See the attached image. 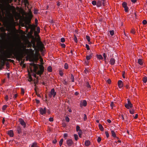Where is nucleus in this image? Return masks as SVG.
<instances>
[{
	"instance_id": "obj_6",
	"label": "nucleus",
	"mask_w": 147,
	"mask_h": 147,
	"mask_svg": "<svg viewBox=\"0 0 147 147\" xmlns=\"http://www.w3.org/2000/svg\"><path fill=\"white\" fill-rule=\"evenodd\" d=\"M40 55L39 54H37L34 56V58L33 59H30L29 60L30 61H34L35 63H37L39 59V56Z\"/></svg>"
},
{
	"instance_id": "obj_2",
	"label": "nucleus",
	"mask_w": 147,
	"mask_h": 147,
	"mask_svg": "<svg viewBox=\"0 0 147 147\" xmlns=\"http://www.w3.org/2000/svg\"><path fill=\"white\" fill-rule=\"evenodd\" d=\"M15 47H16L15 46ZM16 48V52L17 51L19 52V53L16 56V59L18 61L20 62V60L23 59V58L24 56V52H25L23 49H22V47H20L19 49H17Z\"/></svg>"
},
{
	"instance_id": "obj_35",
	"label": "nucleus",
	"mask_w": 147,
	"mask_h": 147,
	"mask_svg": "<svg viewBox=\"0 0 147 147\" xmlns=\"http://www.w3.org/2000/svg\"><path fill=\"white\" fill-rule=\"evenodd\" d=\"M143 81L144 83H146L147 81V78L146 77H143Z\"/></svg>"
},
{
	"instance_id": "obj_28",
	"label": "nucleus",
	"mask_w": 147,
	"mask_h": 147,
	"mask_svg": "<svg viewBox=\"0 0 147 147\" xmlns=\"http://www.w3.org/2000/svg\"><path fill=\"white\" fill-rule=\"evenodd\" d=\"M111 133L112 136L113 137H116V134L115 132L113 131H111Z\"/></svg>"
},
{
	"instance_id": "obj_5",
	"label": "nucleus",
	"mask_w": 147,
	"mask_h": 147,
	"mask_svg": "<svg viewBox=\"0 0 147 147\" xmlns=\"http://www.w3.org/2000/svg\"><path fill=\"white\" fill-rule=\"evenodd\" d=\"M39 66L40 67V70L37 71V74L40 76L43 74V72L44 71V67L42 65H40Z\"/></svg>"
},
{
	"instance_id": "obj_11",
	"label": "nucleus",
	"mask_w": 147,
	"mask_h": 147,
	"mask_svg": "<svg viewBox=\"0 0 147 147\" xmlns=\"http://www.w3.org/2000/svg\"><path fill=\"white\" fill-rule=\"evenodd\" d=\"M19 121L20 124L23 126L24 127H25L26 126V124L25 122L22 119H19Z\"/></svg>"
},
{
	"instance_id": "obj_8",
	"label": "nucleus",
	"mask_w": 147,
	"mask_h": 147,
	"mask_svg": "<svg viewBox=\"0 0 147 147\" xmlns=\"http://www.w3.org/2000/svg\"><path fill=\"white\" fill-rule=\"evenodd\" d=\"M125 106L126 108L127 109H129V108H131L133 106V105L131 103L130 101L128 100L127 101V103L125 104Z\"/></svg>"
},
{
	"instance_id": "obj_50",
	"label": "nucleus",
	"mask_w": 147,
	"mask_h": 147,
	"mask_svg": "<svg viewBox=\"0 0 147 147\" xmlns=\"http://www.w3.org/2000/svg\"><path fill=\"white\" fill-rule=\"evenodd\" d=\"M63 83L65 85H67V82L65 80H63Z\"/></svg>"
},
{
	"instance_id": "obj_62",
	"label": "nucleus",
	"mask_w": 147,
	"mask_h": 147,
	"mask_svg": "<svg viewBox=\"0 0 147 147\" xmlns=\"http://www.w3.org/2000/svg\"><path fill=\"white\" fill-rule=\"evenodd\" d=\"M87 119L86 116V114H84V121L86 120Z\"/></svg>"
},
{
	"instance_id": "obj_38",
	"label": "nucleus",
	"mask_w": 147,
	"mask_h": 147,
	"mask_svg": "<svg viewBox=\"0 0 147 147\" xmlns=\"http://www.w3.org/2000/svg\"><path fill=\"white\" fill-rule=\"evenodd\" d=\"M64 68L65 69H67L68 68V65L67 63H66L64 65Z\"/></svg>"
},
{
	"instance_id": "obj_19",
	"label": "nucleus",
	"mask_w": 147,
	"mask_h": 147,
	"mask_svg": "<svg viewBox=\"0 0 147 147\" xmlns=\"http://www.w3.org/2000/svg\"><path fill=\"white\" fill-rule=\"evenodd\" d=\"M102 3L104 6H106L107 5V2L105 0H102Z\"/></svg>"
},
{
	"instance_id": "obj_45",
	"label": "nucleus",
	"mask_w": 147,
	"mask_h": 147,
	"mask_svg": "<svg viewBox=\"0 0 147 147\" xmlns=\"http://www.w3.org/2000/svg\"><path fill=\"white\" fill-rule=\"evenodd\" d=\"M21 93L22 95H23L24 93V89L23 88H21Z\"/></svg>"
},
{
	"instance_id": "obj_55",
	"label": "nucleus",
	"mask_w": 147,
	"mask_h": 147,
	"mask_svg": "<svg viewBox=\"0 0 147 147\" xmlns=\"http://www.w3.org/2000/svg\"><path fill=\"white\" fill-rule=\"evenodd\" d=\"M49 120L50 122L53 121V118L52 117H50L49 119Z\"/></svg>"
},
{
	"instance_id": "obj_16",
	"label": "nucleus",
	"mask_w": 147,
	"mask_h": 147,
	"mask_svg": "<svg viewBox=\"0 0 147 147\" xmlns=\"http://www.w3.org/2000/svg\"><path fill=\"white\" fill-rule=\"evenodd\" d=\"M123 82L122 81L119 80L118 82V85L119 87L121 88L123 87Z\"/></svg>"
},
{
	"instance_id": "obj_9",
	"label": "nucleus",
	"mask_w": 147,
	"mask_h": 147,
	"mask_svg": "<svg viewBox=\"0 0 147 147\" xmlns=\"http://www.w3.org/2000/svg\"><path fill=\"white\" fill-rule=\"evenodd\" d=\"M46 108L45 107L44 109L42 108H40L39 111L41 114L43 115L45 114L46 113Z\"/></svg>"
},
{
	"instance_id": "obj_53",
	"label": "nucleus",
	"mask_w": 147,
	"mask_h": 147,
	"mask_svg": "<svg viewBox=\"0 0 147 147\" xmlns=\"http://www.w3.org/2000/svg\"><path fill=\"white\" fill-rule=\"evenodd\" d=\"M86 47L87 50H90V48H89V45H88L86 44Z\"/></svg>"
},
{
	"instance_id": "obj_59",
	"label": "nucleus",
	"mask_w": 147,
	"mask_h": 147,
	"mask_svg": "<svg viewBox=\"0 0 147 147\" xmlns=\"http://www.w3.org/2000/svg\"><path fill=\"white\" fill-rule=\"evenodd\" d=\"M131 32L133 34H134L135 33V31L134 29H132L131 30Z\"/></svg>"
},
{
	"instance_id": "obj_4",
	"label": "nucleus",
	"mask_w": 147,
	"mask_h": 147,
	"mask_svg": "<svg viewBox=\"0 0 147 147\" xmlns=\"http://www.w3.org/2000/svg\"><path fill=\"white\" fill-rule=\"evenodd\" d=\"M0 45V65L2 67H4L5 64V61L3 58V47Z\"/></svg>"
},
{
	"instance_id": "obj_22",
	"label": "nucleus",
	"mask_w": 147,
	"mask_h": 147,
	"mask_svg": "<svg viewBox=\"0 0 147 147\" xmlns=\"http://www.w3.org/2000/svg\"><path fill=\"white\" fill-rule=\"evenodd\" d=\"M92 56H91V54L90 55H87L86 56V59L87 60V61H88L91 58Z\"/></svg>"
},
{
	"instance_id": "obj_12",
	"label": "nucleus",
	"mask_w": 147,
	"mask_h": 147,
	"mask_svg": "<svg viewBox=\"0 0 147 147\" xmlns=\"http://www.w3.org/2000/svg\"><path fill=\"white\" fill-rule=\"evenodd\" d=\"M22 47L23 48V49L24 51L25 52H26V53H27L28 52L29 50H30L31 51H33L32 49H26V46H24V45H23L22 46Z\"/></svg>"
},
{
	"instance_id": "obj_27",
	"label": "nucleus",
	"mask_w": 147,
	"mask_h": 147,
	"mask_svg": "<svg viewBox=\"0 0 147 147\" xmlns=\"http://www.w3.org/2000/svg\"><path fill=\"white\" fill-rule=\"evenodd\" d=\"M99 127L101 131H102L103 130L104 128L101 125L99 124Z\"/></svg>"
},
{
	"instance_id": "obj_44",
	"label": "nucleus",
	"mask_w": 147,
	"mask_h": 147,
	"mask_svg": "<svg viewBox=\"0 0 147 147\" xmlns=\"http://www.w3.org/2000/svg\"><path fill=\"white\" fill-rule=\"evenodd\" d=\"M110 33L111 36L113 35L114 34V31L113 30H110L109 31Z\"/></svg>"
},
{
	"instance_id": "obj_32",
	"label": "nucleus",
	"mask_w": 147,
	"mask_h": 147,
	"mask_svg": "<svg viewBox=\"0 0 147 147\" xmlns=\"http://www.w3.org/2000/svg\"><path fill=\"white\" fill-rule=\"evenodd\" d=\"M75 139L77 141L78 140V135L76 134H74V135Z\"/></svg>"
},
{
	"instance_id": "obj_39",
	"label": "nucleus",
	"mask_w": 147,
	"mask_h": 147,
	"mask_svg": "<svg viewBox=\"0 0 147 147\" xmlns=\"http://www.w3.org/2000/svg\"><path fill=\"white\" fill-rule=\"evenodd\" d=\"M78 134L79 135V136L80 137H81V135H82V131L81 130H79V131H78Z\"/></svg>"
},
{
	"instance_id": "obj_1",
	"label": "nucleus",
	"mask_w": 147,
	"mask_h": 147,
	"mask_svg": "<svg viewBox=\"0 0 147 147\" xmlns=\"http://www.w3.org/2000/svg\"><path fill=\"white\" fill-rule=\"evenodd\" d=\"M0 45H2L3 47L4 52L2 53L3 58L5 61L14 62L13 60L7 59L12 58V55L16 52V50L15 45L10 38L9 37L6 39L3 38L2 39L0 38Z\"/></svg>"
},
{
	"instance_id": "obj_24",
	"label": "nucleus",
	"mask_w": 147,
	"mask_h": 147,
	"mask_svg": "<svg viewBox=\"0 0 147 147\" xmlns=\"http://www.w3.org/2000/svg\"><path fill=\"white\" fill-rule=\"evenodd\" d=\"M98 59H103V57L101 55H96Z\"/></svg>"
},
{
	"instance_id": "obj_13",
	"label": "nucleus",
	"mask_w": 147,
	"mask_h": 147,
	"mask_svg": "<svg viewBox=\"0 0 147 147\" xmlns=\"http://www.w3.org/2000/svg\"><path fill=\"white\" fill-rule=\"evenodd\" d=\"M39 65L36 64V65L34 66H33L34 71L35 72L37 73V70L38 68V65Z\"/></svg>"
},
{
	"instance_id": "obj_41",
	"label": "nucleus",
	"mask_w": 147,
	"mask_h": 147,
	"mask_svg": "<svg viewBox=\"0 0 147 147\" xmlns=\"http://www.w3.org/2000/svg\"><path fill=\"white\" fill-rule=\"evenodd\" d=\"M103 56L104 57V60L106 62V60L107 59V58H106V56L105 53L103 54Z\"/></svg>"
},
{
	"instance_id": "obj_25",
	"label": "nucleus",
	"mask_w": 147,
	"mask_h": 147,
	"mask_svg": "<svg viewBox=\"0 0 147 147\" xmlns=\"http://www.w3.org/2000/svg\"><path fill=\"white\" fill-rule=\"evenodd\" d=\"M47 70L48 71L50 72H51L52 71V68L51 66H49L47 68Z\"/></svg>"
},
{
	"instance_id": "obj_33",
	"label": "nucleus",
	"mask_w": 147,
	"mask_h": 147,
	"mask_svg": "<svg viewBox=\"0 0 147 147\" xmlns=\"http://www.w3.org/2000/svg\"><path fill=\"white\" fill-rule=\"evenodd\" d=\"M123 7L124 8L127 6V3L125 2H123L122 4Z\"/></svg>"
},
{
	"instance_id": "obj_61",
	"label": "nucleus",
	"mask_w": 147,
	"mask_h": 147,
	"mask_svg": "<svg viewBox=\"0 0 147 147\" xmlns=\"http://www.w3.org/2000/svg\"><path fill=\"white\" fill-rule=\"evenodd\" d=\"M67 134L65 133L63 135L65 139L67 137Z\"/></svg>"
},
{
	"instance_id": "obj_30",
	"label": "nucleus",
	"mask_w": 147,
	"mask_h": 147,
	"mask_svg": "<svg viewBox=\"0 0 147 147\" xmlns=\"http://www.w3.org/2000/svg\"><path fill=\"white\" fill-rule=\"evenodd\" d=\"M86 38L89 42H90V39L89 36L86 35Z\"/></svg>"
},
{
	"instance_id": "obj_56",
	"label": "nucleus",
	"mask_w": 147,
	"mask_h": 147,
	"mask_svg": "<svg viewBox=\"0 0 147 147\" xmlns=\"http://www.w3.org/2000/svg\"><path fill=\"white\" fill-rule=\"evenodd\" d=\"M147 23V22L146 20H144L142 21V23L144 24H146Z\"/></svg>"
},
{
	"instance_id": "obj_57",
	"label": "nucleus",
	"mask_w": 147,
	"mask_h": 147,
	"mask_svg": "<svg viewBox=\"0 0 147 147\" xmlns=\"http://www.w3.org/2000/svg\"><path fill=\"white\" fill-rule=\"evenodd\" d=\"M101 140V138L100 137H98L97 139V141L98 142H100Z\"/></svg>"
},
{
	"instance_id": "obj_26",
	"label": "nucleus",
	"mask_w": 147,
	"mask_h": 147,
	"mask_svg": "<svg viewBox=\"0 0 147 147\" xmlns=\"http://www.w3.org/2000/svg\"><path fill=\"white\" fill-rule=\"evenodd\" d=\"M86 86L88 89H90L91 88V86L89 85L88 82H86Z\"/></svg>"
},
{
	"instance_id": "obj_29",
	"label": "nucleus",
	"mask_w": 147,
	"mask_h": 147,
	"mask_svg": "<svg viewBox=\"0 0 147 147\" xmlns=\"http://www.w3.org/2000/svg\"><path fill=\"white\" fill-rule=\"evenodd\" d=\"M101 3L100 1H98L96 4L97 6L98 7H100L101 5Z\"/></svg>"
},
{
	"instance_id": "obj_37",
	"label": "nucleus",
	"mask_w": 147,
	"mask_h": 147,
	"mask_svg": "<svg viewBox=\"0 0 147 147\" xmlns=\"http://www.w3.org/2000/svg\"><path fill=\"white\" fill-rule=\"evenodd\" d=\"M70 78L72 82H74V76L72 74H71Z\"/></svg>"
},
{
	"instance_id": "obj_47",
	"label": "nucleus",
	"mask_w": 147,
	"mask_h": 147,
	"mask_svg": "<svg viewBox=\"0 0 147 147\" xmlns=\"http://www.w3.org/2000/svg\"><path fill=\"white\" fill-rule=\"evenodd\" d=\"M129 112L130 113L133 114L134 113V110L133 109H132L131 110H130Z\"/></svg>"
},
{
	"instance_id": "obj_10",
	"label": "nucleus",
	"mask_w": 147,
	"mask_h": 147,
	"mask_svg": "<svg viewBox=\"0 0 147 147\" xmlns=\"http://www.w3.org/2000/svg\"><path fill=\"white\" fill-rule=\"evenodd\" d=\"M66 143L69 146H71L74 144V142L71 139L67 140L66 141Z\"/></svg>"
},
{
	"instance_id": "obj_23",
	"label": "nucleus",
	"mask_w": 147,
	"mask_h": 147,
	"mask_svg": "<svg viewBox=\"0 0 147 147\" xmlns=\"http://www.w3.org/2000/svg\"><path fill=\"white\" fill-rule=\"evenodd\" d=\"M138 63L140 65H141L143 64V62L142 61V60L140 59H139L138 60Z\"/></svg>"
},
{
	"instance_id": "obj_36",
	"label": "nucleus",
	"mask_w": 147,
	"mask_h": 147,
	"mask_svg": "<svg viewBox=\"0 0 147 147\" xmlns=\"http://www.w3.org/2000/svg\"><path fill=\"white\" fill-rule=\"evenodd\" d=\"M24 59H23L22 60H20V65H22L24 64Z\"/></svg>"
},
{
	"instance_id": "obj_40",
	"label": "nucleus",
	"mask_w": 147,
	"mask_h": 147,
	"mask_svg": "<svg viewBox=\"0 0 147 147\" xmlns=\"http://www.w3.org/2000/svg\"><path fill=\"white\" fill-rule=\"evenodd\" d=\"M7 107L8 106L7 105H4L2 109L3 110H5Z\"/></svg>"
},
{
	"instance_id": "obj_49",
	"label": "nucleus",
	"mask_w": 147,
	"mask_h": 147,
	"mask_svg": "<svg viewBox=\"0 0 147 147\" xmlns=\"http://www.w3.org/2000/svg\"><path fill=\"white\" fill-rule=\"evenodd\" d=\"M65 41V39L64 38H62L61 39V41L62 42H64Z\"/></svg>"
},
{
	"instance_id": "obj_15",
	"label": "nucleus",
	"mask_w": 147,
	"mask_h": 147,
	"mask_svg": "<svg viewBox=\"0 0 147 147\" xmlns=\"http://www.w3.org/2000/svg\"><path fill=\"white\" fill-rule=\"evenodd\" d=\"M80 106L81 107L84 106H86L87 105V102L86 100H84L82 102L80 103Z\"/></svg>"
},
{
	"instance_id": "obj_64",
	"label": "nucleus",
	"mask_w": 147,
	"mask_h": 147,
	"mask_svg": "<svg viewBox=\"0 0 147 147\" xmlns=\"http://www.w3.org/2000/svg\"><path fill=\"white\" fill-rule=\"evenodd\" d=\"M61 46L63 48H65V45L64 44H61Z\"/></svg>"
},
{
	"instance_id": "obj_14",
	"label": "nucleus",
	"mask_w": 147,
	"mask_h": 147,
	"mask_svg": "<svg viewBox=\"0 0 147 147\" xmlns=\"http://www.w3.org/2000/svg\"><path fill=\"white\" fill-rule=\"evenodd\" d=\"M8 134L11 137H12L13 136V131L12 130H10L8 131L7 132Z\"/></svg>"
},
{
	"instance_id": "obj_52",
	"label": "nucleus",
	"mask_w": 147,
	"mask_h": 147,
	"mask_svg": "<svg viewBox=\"0 0 147 147\" xmlns=\"http://www.w3.org/2000/svg\"><path fill=\"white\" fill-rule=\"evenodd\" d=\"M124 10L125 12H127L128 10V8L127 6L126 7H124Z\"/></svg>"
},
{
	"instance_id": "obj_60",
	"label": "nucleus",
	"mask_w": 147,
	"mask_h": 147,
	"mask_svg": "<svg viewBox=\"0 0 147 147\" xmlns=\"http://www.w3.org/2000/svg\"><path fill=\"white\" fill-rule=\"evenodd\" d=\"M38 11L36 9H35L34 10V13L35 14H37L38 13Z\"/></svg>"
},
{
	"instance_id": "obj_58",
	"label": "nucleus",
	"mask_w": 147,
	"mask_h": 147,
	"mask_svg": "<svg viewBox=\"0 0 147 147\" xmlns=\"http://www.w3.org/2000/svg\"><path fill=\"white\" fill-rule=\"evenodd\" d=\"M96 2L95 1H92V5H96Z\"/></svg>"
},
{
	"instance_id": "obj_51",
	"label": "nucleus",
	"mask_w": 147,
	"mask_h": 147,
	"mask_svg": "<svg viewBox=\"0 0 147 147\" xmlns=\"http://www.w3.org/2000/svg\"><path fill=\"white\" fill-rule=\"evenodd\" d=\"M105 133L107 138H108L109 136V135L108 132L107 131H105Z\"/></svg>"
},
{
	"instance_id": "obj_3",
	"label": "nucleus",
	"mask_w": 147,
	"mask_h": 147,
	"mask_svg": "<svg viewBox=\"0 0 147 147\" xmlns=\"http://www.w3.org/2000/svg\"><path fill=\"white\" fill-rule=\"evenodd\" d=\"M31 18L28 17L24 20V23L22 24V26H25L26 30L29 29H32L33 28V25L30 24Z\"/></svg>"
},
{
	"instance_id": "obj_21",
	"label": "nucleus",
	"mask_w": 147,
	"mask_h": 147,
	"mask_svg": "<svg viewBox=\"0 0 147 147\" xmlns=\"http://www.w3.org/2000/svg\"><path fill=\"white\" fill-rule=\"evenodd\" d=\"M90 144V142L89 140H86L85 142V145L86 146H88Z\"/></svg>"
},
{
	"instance_id": "obj_46",
	"label": "nucleus",
	"mask_w": 147,
	"mask_h": 147,
	"mask_svg": "<svg viewBox=\"0 0 147 147\" xmlns=\"http://www.w3.org/2000/svg\"><path fill=\"white\" fill-rule=\"evenodd\" d=\"M9 62H6L5 61V65H6L7 67H8V68L9 67Z\"/></svg>"
},
{
	"instance_id": "obj_48",
	"label": "nucleus",
	"mask_w": 147,
	"mask_h": 147,
	"mask_svg": "<svg viewBox=\"0 0 147 147\" xmlns=\"http://www.w3.org/2000/svg\"><path fill=\"white\" fill-rule=\"evenodd\" d=\"M63 72L61 70H60L59 71V74L61 76H62L63 75Z\"/></svg>"
},
{
	"instance_id": "obj_43",
	"label": "nucleus",
	"mask_w": 147,
	"mask_h": 147,
	"mask_svg": "<svg viewBox=\"0 0 147 147\" xmlns=\"http://www.w3.org/2000/svg\"><path fill=\"white\" fill-rule=\"evenodd\" d=\"M80 127L78 125H77L76 127V130L77 131H78L79 130H80Z\"/></svg>"
},
{
	"instance_id": "obj_42",
	"label": "nucleus",
	"mask_w": 147,
	"mask_h": 147,
	"mask_svg": "<svg viewBox=\"0 0 147 147\" xmlns=\"http://www.w3.org/2000/svg\"><path fill=\"white\" fill-rule=\"evenodd\" d=\"M74 41H75V42L77 43L78 42V40L77 38L75 35H74Z\"/></svg>"
},
{
	"instance_id": "obj_34",
	"label": "nucleus",
	"mask_w": 147,
	"mask_h": 147,
	"mask_svg": "<svg viewBox=\"0 0 147 147\" xmlns=\"http://www.w3.org/2000/svg\"><path fill=\"white\" fill-rule=\"evenodd\" d=\"M32 46V44L30 42H28V45L27 46L28 48L31 47Z\"/></svg>"
},
{
	"instance_id": "obj_17",
	"label": "nucleus",
	"mask_w": 147,
	"mask_h": 147,
	"mask_svg": "<svg viewBox=\"0 0 147 147\" xmlns=\"http://www.w3.org/2000/svg\"><path fill=\"white\" fill-rule=\"evenodd\" d=\"M110 63L112 65L114 64L115 62V60L113 58H111L110 60Z\"/></svg>"
},
{
	"instance_id": "obj_63",
	"label": "nucleus",
	"mask_w": 147,
	"mask_h": 147,
	"mask_svg": "<svg viewBox=\"0 0 147 147\" xmlns=\"http://www.w3.org/2000/svg\"><path fill=\"white\" fill-rule=\"evenodd\" d=\"M5 99L6 101H7L8 100V96L7 95L5 96Z\"/></svg>"
},
{
	"instance_id": "obj_18",
	"label": "nucleus",
	"mask_w": 147,
	"mask_h": 147,
	"mask_svg": "<svg viewBox=\"0 0 147 147\" xmlns=\"http://www.w3.org/2000/svg\"><path fill=\"white\" fill-rule=\"evenodd\" d=\"M31 147H39L36 142L33 143L31 145Z\"/></svg>"
},
{
	"instance_id": "obj_20",
	"label": "nucleus",
	"mask_w": 147,
	"mask_h": 147,
	"mask_svg": "<svg viewBox=\"0 0 147 147\" xmlns=\"http://www.w3.org/2000/svg\"><path fill=\"white\" fill-rule=\"evenodd\" d=\"M17 130L18 134H20L21 133V129L20 127H17Z\"/></svg>"
},
{
	"instance_id": "obj_54",
	"label": "nucleus",
	"mask_w": 147,
	"mask_h": 147,
	"mask_svg": "<svg viewBox=\"0 0 147 147\" xmlns=\"http://www.w3.org/2000/svg\"><path fill=\"white\" fill-rule=\"evenodd\" d=\"M65 120L66 121L68 122H69V118L68 117H65Z\"/></svg>"
},
{
	"instance_id": "obj_7",
	"label": "nucleus",
	"mask_w": 147,
	"mask_h": 147,
	"mask_svg": "<svg viewBox=\"0 0 147 147\" xmlns=\"http://www.w3.org/2000/svg\"><path fill=\"white\" fill-rule=\"evenodd\" d=\"M56 94V92L55 91L54 89V88H52L51 90L50 94H49V96L50 98H51L53 95V97H55Z\"/></svg>"
},
{
	"instance_id": "obj_31",
	"label": "nucleus",
	"mask_w": 147,
	"mask_h": 147,
	"mask_svg": "<svg viewBox=\"0 0 147 147\" xmlns=\"http://www.w3.org/2000/svg\"><path fill=\"white\" fill-rule=\"evenodd\" d=\"M63 141V139H61L59 142V144L60 146H61L62 144V143Z\"/></svg>"
}]
</instances>
